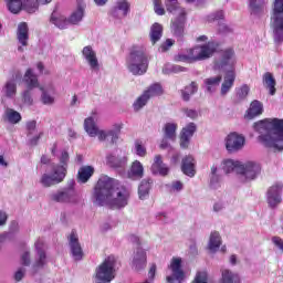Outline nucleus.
I'll return each instance as SVG.
<instances>
[{
    "label": "nucleus",
    "mask_w": 283,
    "mask_h": 283,
    "mask_svg": "<svg viewBox=\"0 0 283 283\" xmlns=\"http://www.w3.org/2000/svg\"><path fill=\"white\" fill-rule=\"evenodd\" d=\"M42 136H43V132H40L38 136L29 138L30 147H36V145H39V140H41Z\"/></svg>",
    "instance_id": "338daca9"
},
{
    "label": "nucleus",
    "mask_w": 283,
    "mask_h": 283,
    "mask_svg": "<svg viewBox=\"0 0 283 283\" xmlns=\"http://www.w3.org/2000/svg\"><path fill=\"white\" fill-rule=\"evenodd\" d=\"M154 187V179L147 177L139 182L138 186V198L139 200H147L151 188Z\"/></svg>",
    "instance_id": "a878e982"
},
{
    "label": "nucleus",
    "mask_w": 283,
    "mask_h": 283,
    "mask_svg": "<svg viewBox=\"0 0 283 283\" xmlns=\"http://www.w3.org/2000/svg\"><path fill=\"white\" fill-rule=\"evenodd\" d=\"M179 72H187V69L177 64H166L163 67V74H178Z\"/></svg>",
    "instance_id": "8fccbe9b"
},
{
    "label": "nucleus",
    "mask_w": 283,
    "mask_h": 283,
    "mask_svg": "<svg viewBox=\"0 0 283 283\" xmlns=\"http://www.w3.org/2000/svg\"><path fill=\"white\" fill-rule=\"evenodd\" d=\"M263 112H264V105L262 104V102L254 99L250 104V108L248 109L245 116L249 118V120H252V118H255L256 116H262Z\"/></svg>",
    "instance_id": "473e14b6"
},
{
    "label": "nucleus",
    "mask_w": 283,
    "mask_h": 283,
    "mask_svg": "<svg viewBox=\"0 0 283 283\" xmlns=\"http://www.w3.org/2000/svg\"><path fill=\"white\" fill-rule=\"evenodd\" d=\"M85 17V2L83 0H77L76 10H74L71 15L69 17V25H78L83 18Z\"/></svg>",
    "instance_id": "4be33fe9"
},
{
    "label": "nucleus",
    "mask_w": 283,
    "mask_h": 283,
    "mask_svg": "<svg viewBox=\"0 0 283 283\" xmlns=\"http://www.w3.org/2000/svg\"><path fill=\"white\" fill-rule=\"evenodd\" d=\"M116 277V256L111 255L101 263L94 274L95 283H112Z\"/></svg>",
    "instance_id": "423d86ee"
},
{
    "label": "nucleus",
    "mask_w": 283,
    "mask_h": 283,
    "mask_svg": "<svg viewBox=\"0 0 283 283\" xmlns=\"http://www.w3.org/2000/svg\"><path fill=\"white\" fill-rule=\"evenodd\" d=\"M264 0H249V6L252 14H262L264 12Z\"/></svg>",
    "instance_id": "a18cd8bd"
},
{
    "label": "nucleus",
    "mask_w": 283,
    "mask_h": 283,
    "mask_svg": "<svg viewBox=\"0 0 283 283\" xmlns=\"http://www.w3.org/2000/svg\"><path fill=\"white\" fill-rule=\"evenodd\" d=\"M181 171L182 174H185V176H188L189 178H193V176H196V159L193 158V156L188 155L182 158Z\"/></svg>",
    "instance_id": "393cba45"
},
{
    "label": "nucleus",
    "mask_w": 283,
    "mask_h": 283,
    "mask_svg": "<svg viewBox=\"0 0 283 283\" xmlns=\"http://www.w3.org/2000/svg\"><path fill=\"white\" fill-rule=\"evenodd\" d=\"M52 175L44 174L42 175L40 182L44 187H54V185H59L65 180V176L67 175V170L63 166H53Z\"/></svg>",
    "instance_id": "1a4fd4ad"
},
{
    "label": "nucleus",
    "mask_w": 283,
    "mask_h": 283,
    "mask_svg": "<svg viewBox=\"0 0 283 283\" xmlns=\"http://www.w3.org/2000/svg\"><path fill=\"white\" fill-rule=\"evenodd\" d=\"M245 143L247 139L242 134L233 132L226 137V149L228 151H240L244 147Z\"/></svg>",
    "instance_id": "2eb2a0df"
},
{
    "label": "nucleus",
    "mask_w": 283,
    "mask_h": 283,
    "mask_svg": "<svg viewBox=\"0 0 283 283\" xmlns=\"http://www.w3.org/2000/svg\"><path fill=\"white\" fill-rule=\"evenodd\" d=\"M31 262L32 261L30 260V251H25L21 255V264H23V266H30Z\"/></svg>",
    "instance_id": "69168bd1"
},
{
    "label": "nucleus",
    "mask_w": 283,
    "mask_h": 283,
    "mask_svg": "<svg viewBox=\"0 0 283 283\" xmlns=\"http://www.w3.org/2000/svg\"><path fill=\"white\" fill-rule=\"evenodd\" d=\"M220 83H222V75H217L213 77L206 78L203 81L206 92H208L209 94H213V92H216L217 87L220 86Z\"/></svg>",
    "instance_id": "f704fd0d"
},
{
    "label": "nucleus",
    "mask_w": 283,
    "mask_h": 283,
    "mask_svg": "<svg viewBox=\"0 0 283 283\" xmlns=\"http://www.w3.org/2000/svg\"><path fill=\"white\" fill-rule=\"evenodd\" d=\"M181 112L187 116V118H191V120H196L198 118V111L191 108H182Z\"/></svg>",
    "instance_id": "bf43d9fd"
},
{
    "label": "nucleus",
    "mask_w": 283,
    "mask_h": 283,
    "mask_svg": "<svg viewBox=\"0 0 283 283\" xmlns=\"http://www.w3.org/2000/svg\"><path fill=\"white\" fill-rule=\"evenodd\" d=\"M164 138H168L171 143H176V138H178V124L174 122H168L163 127Z\"/></svg>",
    "instance_id": "7c9ffc66"
},
{
    "label": "nucleus",
    "mask_w": 283,
    "mask_h": 283,
    "mask_svg": "<svg viewBox=\"0 0 283 283\" xmlns=\"http://www.w3.org/2000/svg\"><path fill=\"white\" fill-rule=\"evenodd\" d=\"M250 92H251V88L247 84H243L242 86L238 87L235 90L234 103L238 105L243 101H247V97L249 96Z\"/></svg>",
    "instance_id": "58836bf2"
},
{
    "label": "nucleus",
    "mask_w": 283,
    "mask_h": 283,
    "mask_svg": "<svg viewBox=\"0 0 283 283\" xmlns=\"http://www.w3.org/2000/svg\"><path fill=\"white\" fill-rule=\"evenodd\" d=\"M240 165H241V161H234L233 159H227L223 163V171H224V174H231V171H237V174H240Z\"/></svg>",
    "instance_id": "49530a36"
},
{
    "label": "nucleus",
    "mask_w": 283,
    "mask_h": 283,
    "mask_svg": "<svg viewBox=\"0 0 283 283\" xmlns=\"http://www.w3.org/2000/svg\"><path fill=\"white\" fill-rule=\"evenodd\" d=\"M8 9L12 12V14H19L21 10H23V1L22 0H11L8 3Z\"/></svg>",
    "instance_id": "864d4df0"
},
{
    "label": "nucleus",
    "mask_w": 283,
    "mask_h": 283,
    "mask_svg": "<svg viewBox=\"0 0 283 283\" xmlns=\"http://www.w3.org/2000/svg\"><path fill=\"white\" fill-rule=\"evenodd\" d=\"M129 192L118 180L102 175L93 192V203L97 207H109L111 209H123L127 207Z\"/></svg>",
    "instance_id": "f257e3e1"
},
{
    "label": "nucleus",
    "mask_w": 283,
    "mask_h": 283,
    "mask_svg": "<svg viewBox=\"0 0 283 283\" xmlns=\"http://www.w3.org/2000/svg\"><path fill=\"white\" fill-rule=\"evenodd\" d=\"M2 93L7 98H14V96H17V80L12 78L7 81L2 87Z\"/></svg>",
    "instance_id": "4c0bfd02"
},
{
    "label": "nucleus",
    "mask_w": 283,
    "mask_h": 283,
    "mask_svg": "<svg viewBox=\"0 0 283 283\" xmlns=\"http://www.w3.org/2000/svg\"><path fill=\"white\" fill-rule=\"evenodd\" d=\"M171 275L167 276V283H182L185 282V271H182V260L174 258L170 266Z\"/></svg>",
    "instance_id": "9d476101"
},
{
    "label": "nucleus",
    "mask_w": 283,
    "mask_h": 283,
    "mask_svg": "<svg viewBox=\"0 0 283 283\" xmlns=\"http://www.w3.org/2000/svg\"><path fill=\"white\" fill-rule=\"evenodd\" d=\"M218 50V45L213 42H208L203 45H197L192 49H189L188 54H179L177 61H190L196 63V61H207L211 59Z\"/></svg>",
    "instance_id": "20e7f679"
},
{
    "label": "nucleus",
    "mask_w": 283,
    "mask_h": 283,
    "mask_svg": "<svg viewBox=\"0 0 283 283\" xmlns=\"http://www.w3.org/2000/svg\"><path fill=\"white\" fill-rule=\"evenodd\" d=\"M282 191H283V185L282 184H275L271 186L268 190V203L271 209H275L277 205L282 202Z\"/></svg>",
    "instance_id": "dca6fc26"
},
{
    "label": "nucleus",
    "mask_w": 283,
    "mask_h": 283,
    "mask_svg": "<svg viewBox=\"0 0 283 283\" xmlns=\"http://www.w3.org/2000/svg\"><path fill=\"white\" fill-rule=\"evenodd\" d=\"M144 93H146L149 98H154V96H163V86L159 83H155Z\"/></svg>",
    "instance_id": "3c124183"
},
{
    "label": "nucleus",
    "mask_w": 283,
    "mask_h": 283,
    "mask_svg": "<svg viewBox=\"0 0 283 283\" xmlns=\"http://www.w3.org/2000/svg\"><path fill=\"white\" fill-rule=\"evenodd\" d=\"M34 132H36V120H30L27 123V136H34Z\"/></svg>",
    "instance_id": "13d9d810"
},
{
    "label": "nucleus",
    "mask_w": 283,
    "mask_h": 283,
    "mask_svg": "<svg viewBox=\"0 0 283 283\" xmlns=\"http://www.w3.org/2000/svg\"><path fill=\"white\" fill-rule=\"evenodd\" d=\"M222 244V240L220 239V233L219 232H212L210 234V240L208 248L212 251L216 252L218 249H220V245Z\"/></svg>",
    "instance_id": "de8ad7c7"
},
{
    "label": "nucleus",
    "mask_w": 283,
    "mask_h": 283,
    "mask_svg": "<svg viewBox=\"0 0 283 283\" xmlns=\"http://www.w3.org/2000/svg\"><path fill=\"white\" fill-rule=\"evenodd\" d=\"M272 244L276 247L279 251H282L283 253V239L280 237H272Z\"/></svg>",
    "instance_id": "e2e57ef3"
},
{
    "label": "nucleus",
    "mask_w": 283,
    "mask_h": 283,
    "mask_svg": "<svg viewBox=\"0 0 283 283\" xmlns=\"http://www.w3.org/2000/svg\"><path fill=\"white\" fill-rule=\"evenodd\" d=\"M130 8L132 4H129L127 0H118L112 9L111 14L115 19H125V17L129 14Z\"/></svg>",
    "instance_id": "aec40b11"
},
{
    "label": "nucleus",
    "mask_w": 283,
    "mask_h": 283,
    "mask_svg": "<svg viewBox=\"0 0 283 283\" xmlns=\"http://www.w3.org/2000/svg\"><path fill=\"white\" fill-rule=\"evenodd\" d=\"M270 27L275 43H283V0H274Z\"/></svg>",
    "instance_id": "0eeeda50"
},
{
    "label": "nucleus",
    "mask_w": 283,
    "mask_h": 283,
    "mask_svg": "<svg viewBox=\"0 0 283 283\" xmlns=\"http://www.w3.org/2000/svg\"><path fill=\"white\" fill-rule=\"evenodd\" d=\"M120 129H123V124H115L112 129L106 130V136L107 138H111L113 145L118 142Z\"/></svg>",
    "instance_id": "c03bdc74"
},
{
    "label": "nucleus",
    "mask_w": 283,
    "mask_h": 283,
    "mask_svg": "<svg viewBox=\"0 0 283 283\" xmlns=\"http://www.w3.org/2000/svg\"><path fill=\"white\" fill-rule=\"evenodd\" d=\"M222 283H240V275L238 273L231 272V270H221Z\"/></svg>",
    "instance_id": "ea45409f"
},
{
    "label": "nucleus",
    "mask_w": 283,
    "mask_h": 283,
    "mask_svg": "<svg viewBox=\"0 0 283 283\" xmlns=\"http://www.w3.org/2000/svg\"><path fill=\"white\" fill-rule=\"evenodd\" d=\"M165 6L167 12H169L170 14L180 15L187 13V11L182 7H180V4H178V0H166Z\"/></svg>",
    "instance_id": "e433bc0d"
},
{
    "label": "nucleus",
    "mask_w": 283,
    "mask_h": 283,
    "mask_svg": "<svg viewBox=\"0 0 283 283\" xmlns=\"http://www.w3.org/2000/svg\"><path fill=\"white\" fill-rule=\"evenodd\" d=\"M149 39L153 45H156L163 39V24L155 22L150 27Z\"/></svg>",
    "instance_id": "c9c22d12"
},
{
    "label": "nucleus",
    "mask_w": 283,
    "mask_h": 283,
    "mask_svg": "<svg viewBox=\"0 0 283 283\" xmlns=\"http://www.w3.org/2000/svg\"><path fill=\"white\" fill-rule=\"evenodd\" d=\"M40 92H42L41 102L43 105H54V97L48 94V91L43 86L40 87Z\"/></svg>",
    "instance_id": "5fc2aeb1"
},
{
    "label": "nucleus",
    "mask_w": 283,
    "mask_h": 283,
    "mask_svg": "<svg viewBox=\"0 0 283 283\" xmlns=\"http://www.w3.org/2000/svg\"><path fill=\"white\" fill-rule=\"evenodd\" d=\"M261 171L262 167L256 161L241 163L239 166V180L241 182H251V180H255L260 176Z\"/></svg>",
    "instance_id": "6e6552de"
},
{
    "label": "nucleus",
    "mask_w": 283,
    "mask_h": 283,
    "mask_svg": "<svg viewBox=\"0 0 283 283\" xmlns=\"http://www.w3.org/2000/svg\"><path fill=\"white\" fill-rule=\"evenodd\" d=\"M49 21L50 23H52V25H55V28H57L59 30H67L70 25V21L67 20V18L56 11H53L51 13Z\"/></svg>",
    "instance_id": "bb28decb"
},
{
    "label": "nucleus",
    "mask_w": 283,
    "mask_h": 283,
    "mask_svg": "<svg viewBox=\"0 0 283 283\" xmlns=\"http://www.w3.org/2000/svg\"><path fill=\"white\" fill-rule=\"evenodd\" d=\"M196 92H198V84L196 82H191L190 85L186 86L185 90L181 91L182 99L188 103Z\"/></svg>",
    "instance_id": "37998d69"
},
{
    "label": "nucleus",
    "mask_w": 283,
    "mask_h": 283,
    "mask_svg": "<svg viewBox=\"0 0 283 283\" xmlns=\"http://www.w3.org/2000/svg\"><path fill=\"white\" fill-rule=\"evenodd\" d=\"M187 23V13L177 15L170 24V30L174 36L182 39L185 36V25Z\"/></svg>",
    "instance_id": "a211bd4d"
},
{
    "label": "nucleus",
    "mask_w": 283,
    "mask_h": 283,
    "mask_svg": "<svg viewBox=\"0 0 283 283\" xmlns=\"http://www.w3.org/2000/svg\"><path fill=\"white\" fill-rule=\"evenodd\" d=\"M253 129L259 134L258 142L274 149V151H283V119L265 118L253 124Z\"/></svg>",
    "instance_id": "f03ea898"
},
{
    "label": "nucleus",
    "mask_w": 283,
    "mask_h": 283,
    "mask_svg": "<svg viewBox=\"0 0 283 283\" xmlns=\"http://www.w3.org/2000/svg\"><path fill=\"white\" fill-rule=\"evenodd\" d=\"M22 103H24V105H33L34 99L32 98V90L27 88L23 93H22Z\"/></svg>",
    "instance_id": "6e6d98bb"
},
{
    "label": "nucleus",
    "mask_w": 283,
    "mask_h": 283,
    "mask_svg": "<svg viewBox=\"0 0 283 283\" xmlns=\"http://www.w3.org/2000/svg\"><path fill=\"white\" fill-rule=\"evenodd\" d=\"M4 120H8L11 125H17L18 123H21V113L12 108H7L4 111Z\"/></svg>",
    "instance_id": "a19ab883"
},
{
    "label": "nucleus",
    "mask_w": 283,
    "mask_h": 283,
    "mask_svg": "<svg viewBox=\"0 0 283 283\" xmlns=\"http://www.w3.org/2000/svg\"><path fill=\"white\" fill-rule=\"evenodd\" d=\"M192 283H208L207 272H198Z\"/></svg>",
    "instance_id": "052dcab7"
},
{
    "label": "nucleus",
    "mask_w": 283,
    "mask_h": 283,
    "mask_svg": "<svg viewBox=\"0 0 283 283\" xmlns=\"http://www.w3.org/2000/svg\"><path fill=\"white\" fill-rule=\"evenodd\" d=\"M84 129L91 138H96V136H97L98 140H101V142L107 140V130L98 129V126L96 125L95 117L91 116L84 120Z\"/></svg>",
    "instance_id": "ddd939ff"
},
{
    "label": "nucleus",
    "mask_w": 283,
    "mask_h": 283,
    "mask_svg": "<svg viewBox=\"0 0 283 283\" xmlns=\"http://www.w3.org/2000/svg\"><path fill=\"white\" fill-rule=\"evenodd\" d=\"M70 161V154L67 153V150H63L61 156H60V163L61 165H54L53 167H63L67 170V163Z\"/></svg>",
    "instance_id": "4d7b16f0"
},
{
    "label": "nucleus",
    "mask_w": 283,
    "mask_h": 283,
    "mask_svg": "<svg viewBox=\"0 0 283 283\" xmlns=\"http://www.w3.org/2000/svg\"><path fill=\"white\" fill-rule=\"evenodd\" d=\"M154 10L158 17H163L165 14V8H161L160 0H154Z\"/></svg>",
    "instance_id": "680f3d73"
},
{
    "label": "nucleus",
    "mask_w": 283,
    "mask_h": 283,
    "mask_svg": "<svg viewBox=\"0 0 283 283\" xmlns=\"http://www.w3.org/2000/svg\"><path fill=\"white\" fill-rule=\"evenodd\" d=\"M234 83H235V71L232 69L227 71L223 76V82L221 84V91H220L221 96H227V94L231 92V88L233 87Z\"/></svg>",
    "instance_id": "b1692460"
},
{
    "label": "nucleus",
    "mask_w": 283,
    "mask_h": 283,
    "mask_svg": "<svg viewBox=\"0 0 283 283\" xmlns=\"http://www.w3.org/2000/svg\"><path fill=\"white\" fill-rule=\"evenodd\" d=\"M34 247H35V255H34L33 270H34V273H36L39 269H43V266L48 264V253L45 252V243H43V241L38 240L34 243Z\"/></svg>",
    "instance_id": "f8f14e48"
},
{
    "label": "nucleus",
    "mask_w": 283,
    "mask_h": 283,
    "mask_svg": "<svg viewBox=\"0 0 283 283\" xmlns=\"http://www.w3.org/2000/svg\"><path fill=\"white\" fill-rule=\"evenodd\" d=\"M234 55H235V52L232 49H228L223 51L221 55V60L214 63V70H224L227 65H231V61L233 60Z\"/></svg>",
    "instance_id": "2f4dec72"
},
{
    "label": "nucleus",
    "mask_w": 283,
    "mask_h": 283,
    "mask_svg": "<svg viewBox=\"0 0 283 283\" xmlns=\"http://www.w3.org/2000/svg\"><path fill=\"white\" fill-rule=\"evenodd\" d=\"M76 181L70 179L66 186L50 196L53 202H59L60 205H78L81 199L78 198V192H76Z\"/></svg>",
    "instance_id": "39448f33"
},
{
    "label": "nucleus",
    "mask_w": 283,
    "mask_h": 283,
    "mask_svg": "<svg viewBox=\"0 0 283 283\" xmlns=\"http://www.w3.org/2000/svg\"><path fill=\"white\" fill-rule=\"evenodd\" d=\"M22 10L29 14H34L39 10V2L36 0H22Z\"/></svg>",
    "instance_id": "09e8293b"
},
{
    "label": "nucleus",
    "mask_w": 283,
    "mask_h": 283,
    "mask_svg": "<svg viewBox=\"0 0 283 283\" xmlns=\"http://www.w3.org/2000/svg\"><path fill=\"white\" fill-rule=\"evenodd\" d=\"M69 247L71 250V255H73L74 260H83V248L81 247V242H78V235H76L75 232H71L69 237Z\"/></svg>",
    "instance_id": "6ab92c4d"
},
{
    "label": "nucleus",
    "mask_w": 283,
    "mask_h": 283,
    "mask_svg": "<svg viewBox=\"0 0 283 283\" xmlns=\"http://www.w3.org/2000/svg\"><path fill=\"white\" fill-rule=\"evenodd\" d=\"M224 19V11H217L209 15V21H220Z\"/></svg>",
    "instance_id": "0e129e2a"
},
{
    "label": "nucleus",
    "mask_w": 283,
    "mask_h": 283,
    "mask_svg": "<svg viewBox=\"0 0 283 283\" xmlns=\"http://www.w3.org/2000/svg\"><path fill=\"white\" fill-rule=\"evenodd\" d=\"M126 67L134 76H143L149 67V59L145 53V46L135 45L126 57Z\"/></svg>",
    "instance_id": "7ed1b4c3"
},
{
    "label": "nucleus",
    "mask_w": 283,
    "mask_h": 283,
    "mask_svg": "<svg viewBox=\"0 0 283 283\" xmlns=\"http://www.w3.org/2000/svg\"><path fill=\"white\" fill-rule=\"evenodd\" d=\"M198 132V125L196 123H188L180 132L179 135V145L181 149H189V145H191V138H193V134Z\"/></svg>",
    "instance_id": "9b49d317"
},
{
    "label": "nucleus",
    "mask_w": 283,
    "mask_h": 283,
    "mask_svg": "<svg viewBox=\"0 0 283 283\" xmlns=\"http://www.w3.org/2000/svg\"><path fill=\"white\" fill-rule=\"evenodd\" d=\"M106 160L113 169H125L127 167V156L123 155H108Z\"/></svg>",
    "instance_id": "cd10ccee"
},
{
    "label": "nucleus",
    "mask_w": 283,
    "mask_h": 283,
    "mask_svg": "<svg viewBox=\"0 0 283 283\" xmlns=\"http://www.w3.org/2000/svg\"><path fill=\"white\" fill-rule=\"evenodd\" d=\"M150 171L153 176H168L169 175V167L167 164L163 163V156L156 155L154 158V163L150 167Z\"/></svg>",
    "instance_id": "412c9836"
},
{
    "label": "nucleus",
    "mask_w": 283,
    "mask_h": 283,
    "mask_svg": "<svg viewBox=\"0 0 283 283\" xmlns=\"http://www.w3.org/2000/svg\"><path fill=\"white\" fill-rule=\"evenodd\" d=\"M82 54L87 61L91 70H93L94 72H98V70H101L98 59L96 57V52H94V49H92V46H84V49L82 50Z\"/></svg>",
    "instance_id": "5701e85b"
},
{
    "label": "nucleus",
    "mask_w": 283,
    "mask_h": 283,
    "mask_svg": "<svg viewBox=\"0 0 283 283\" xmlns=\"http://www.w3.org/2000/svg\"><path fill=\"white\" fill-rule=\"evenodd\" d=\"M175 43H176V41H174L172 39H167V40L160 45L161 52H167V50H169V48H171Z\"/></svg>",
    "instance_id": "774afa93"
},
{
    "label": "nucleus",
    "mask_w": 283,
    "mask_h": 283,
    "mask_svg": "<svg viewBox=\"0 0 283 283\" xmlns=\"http://www.w3.org/2000/svg\"><path fill=\"white\" fill-rule=\"evenodd\" d=\"M263 83L266 87V90L270 91V94L271 96H275V85H276V82H275V77H273V74L271 73H265L264 76H263Z\"/></svg>",
    "instance_id": "79ce46f5"
},
{
    "label": "nucleus",
    "mask_w": 283,
    "mask_h": 283,
    "mask_svg": "<svg viewBox=\"0 0 283 283\" xmlns=\"http://www.w3.org/2000/svg\"><path fill=\"white\" fill-rule=\"evenodd\" d=\"M147 266V252L143 247H137L133 252L132 269L137 273L145 271Z\"/></svg>",
    "instance_id": "4468645a"
},
{
    "label": "nucleus",
    "mask_w": 283,
    "mask_h": 283,
    "mask_svg": "<svg viewBox=\"0 0 283 283\" xmlns=\"http://www.w3.org/2000/svg\"><path fill=\"white\" fill-rule=\"evenodd\" d=\"M92 176H94V168L92 166H82L77 172V182L85 185Z\"/></svg>",
    "instance_id": "72a5a7b5"
},
{
    "label": "nucleus",
    "mask_w": 283,
    "mask_h": 283,
    "mask_svg": "<svg viewBox=\"0 0 283 283\" xmlns=\"http://www.w3.org/2000/svg\"><path fill=\"white\" fill-rule=\"evenodd\" d=\"M17 40L20 43L18 46V52H23V48H28V42L30 41V28L28 22H20L17 29Z\"/></svg>",
    "instance_id": "f3484780"
},
{
    "label": "nucleus",
    "mask_w": 283,
    "mask_h": 283,
    "mask_svg": "<svg viewBox=\"0 0 283 283\" xmlns=\"http://www.w3.org/2000/svg\"><path fill=\"white\" fill-rule=\"evenodd\" d=\"M149 102V95H147L146 93H144L143 95H140L133 104L134 111L135 112H140V109L143 107H145V105H147V103Z\"/></svg>",
    "instance_id": "603ef678"
},
{
    "label": "nucleus",
    "mask_w": 283,
    "mask_h": 283,
    "mask_svg": "<svg viewBox=\"0 0 283 283\" xmlns=\"http://www.w3.org/2000/svg\"><path fill=\"white\" fill-rule=\"evenodd\" d=\"M144 176H145V167H143V164L140 161L135 160L132 164L130 169L128 171V178H130V180H142Z\"/></svg>",
    "instance_id": "c756f323"
},
{
    "label": "nucleus",
    "mask_w": 283,
    "mask_h": 283,
    "mask_svg": "<svg viewBox=\"0 0 283 283\" xmlns=\"http://www.w3.org/2000/svg\"><path fill=\"white\" fill-rule=\"evenodd\" d=\"M23 83L27 85V90H35L39 87L41 90L42 86L39 84V77L34 74L32 69H28L23 76Z\"/></svg>",
    "instance_id": "c85d7f7f"
}]
</instances>
